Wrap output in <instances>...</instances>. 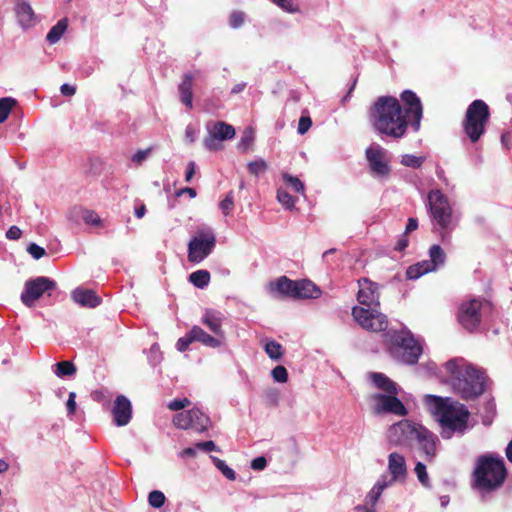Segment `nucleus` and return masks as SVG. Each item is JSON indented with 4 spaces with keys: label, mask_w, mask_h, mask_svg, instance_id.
<instances>
[{
    "label": "nucleus",
    "mask_w": 512,
    "mask_h": 512,
    "mask_svg": "<svg viewBox=\"0 0 512 512\" xmlns=\"http://www.w3.org/2000/svg\"><path fill=\"white\" fill-rule=\"evenodd\" d=\"M436 441L437 437L425 427L420 430L419 438L417 442L420 449L425 454V460L430 462L436 455Z\"/></svg>",
    "instance_id": "obj_22"
},
{
    "label": "nucleus",
    "mask_w": 512,
    "mask_h": 512,
    "mask_svg": "<svg viewBox=\"0 0 512 512\" xmlns=\"http://www.w3.org/2000/svg\"><path fill=\"white\" fill-rule=\"evenodd\" d=\"M71 297L83 307L95 308L101 302V299L90 289L76 288L72 291Z\"/></svg>",
    "instance_id": "obj_24"
},
{
    "label": "nucleus",
    "mask_w": 512,
    "mask_h": 512,
    "mask_svg": "<svg viewBox=\"0 0 512 512\" xmlns=\"http://www.w3.org/2000/svg\"><path fill=\"white\" fill-rule=\"evenodd\" d=\"M194 174H195V164H194V162H190L188 164V168H187V171L185 174L186 182H190L191 179L193 178Z\"/></svg>",
    "instance_id": "obj_63"
},
{
    "label": "nucleus",
    "mask_w": 512,
    "mask_h": 512,
    "mask_svg": "<svg viewBox=\"0 0 512 512\" xmlns=\"http://www.w3.org/2000/svg\"><path fill=\"white\" fill-rule=\"evenodd\" d=\"M152 151V148H147L145 150H139L138 152H136L133 157H132V161L137 163V164H142V162L144 160H146V158L149 156V154L151 153Z\"/></svg>",
    "instance_id": "obj_54"
},
{
    "label": "nucleus",
    "mask_w": 512,
    "mask_h": 512,
    "mask_svg": "<svg viewBox=\"0 0 512 512\" xmlns=\"http://www.w3.org/2000/svg\"><path fill=\"white\" fill-rule=\"evenodd\" d=\"M386 351L396 361L413 365L422 354V347L409 331H388L383 335Z\"/></svg>",
    "instance_id": "obj_5"
},
{
    "label": "nucleus",
    "mask_w": 512,
    "mask_h": 512,
    "mask_svg": "<svg viewBox=\"0 0 512 512\" xmlns=\"http://www.w3.org/2000/svg\"><path fill=\"white\" fill-rule=\"evenodd\" d=\"M424 162L423 157H418L412 154H405L402 156L401 164L414 169L420 168Z\"/></svg>",
    "instance_id": "obj_41"
},
{
    "label": "nucleus",
    "mask_w": 512,
    "mask_h": 512,
    "mask_svg": "<svg viewBox=\"0 0 512 512\" xmlns=\"http://www.w3.org/2000/svg\"><path fill=\"white\" fill-rule=\"evenodd\" d=\"M436 415L442 427V437L450 438L453 433L463 434L468 427V408L449 398L434 397Z\"/></svg>",
    "instance_id": "obj_4"
},
{
    "label": "nucleus",
    "mask_w": 512,
    "mask_h": 512,
    "mask_svg": "<svg viewBox=\"0 0 512 512\" xmlns=\"http://www.w3.org/2000/svg\"><path fill=\"white\" fill-rule=\"evenodd\" d=\"M224 320V315L215 310H206L201 321L202 323L215 334L216 338L221 339L222 341L225 338L224 331L222 329V322Z\"/></svg>",
    "instance_id": "obj_20"
},
{
    "label": "nucleus",
    "mask_w": 512,
    "mask_h": 512,
    "mask_svg": "<svg viewBox=\"0 0 512 512\" xmlns=\"http://www.w3.org/2000/svg\"><path fill=\"white\" fill-rule=\"evenodd\" d=\"M60 91L64 96H73L76 93V87L65 83L60 87Z\"/></svg>",
    "instance_id": "obj_60"
},
{
    "label": "nucleus",
    "mask_w": 512,
    "mask_h": 512,
    "mask_svg": "<svg viewBox=\"0 0 512 512\" xmlns=\"http://www.w3.org/2000/svg\"><path fill=\"white\" fill-rule=\"evenodd\" d=\"M388 470L392 481H404L407 476L406 461L403 455L393 452L388 457Z\"/></svg>",
    "instance_id": "obj_21"
},
{
    "label": "nucleus",
    "mask_w": 512,
    "mask_h": 512,
    "mask_svg": "<svg viewBox=\"0 0 512 512\" xmlns=\"http://www.w3.org/2000/svg\"><path fill=\"white\" fill-rule=\"evenodd\" d=\"M195 447L197 449H199V450L204 451V452H210V451L218 450V448L216 447V444L212 440L204 441V442H198V443H196Z\"/></svg>",
    "instance_id": "obj_56"
},
{
    "label": "nucleus",
    "mask_w": 512,
    "mask_h": 512,
    "mask_svg": "<svg viewBox=\"0 0 512 512\" xmlns=\"http://www.w3.org/2000/svg\"><path fill=\"white\" fill-rule=\"evenodd\" d=\"M271 375H272V378L274 379V381L279 382V383H285L288 380L287 369L282 365L276 366L272 370Z\"/></svg>",
    "instance_id": "obj_45"
},
{
    "label": "nucleus",
    "mask_w": 512,
    "mask_h": 512,
    "mask_svg": "<svg viewBox=\"0 0 512 512\" xmlns=\"http://www.w3.org/2000/svg\"><path fill=\"white\" fill-rule=\"evenodd\" d=\"M506 457L510 463H512V438L511 441L508 443L506 450H505Z\"/></svg>",
    "instance_id": "obj_64"
},
{
    "label": "nucleus",
    "mask_w": 512,
    "mask_h": 512,
    "mask_svg": "<svg viewBox=\"0 0 512 512\" xmlns=\"http://www.w3.org/2000/svg\"><path fill=\"white\" fill-rule=\"evenodd\" d=\"M264 349L266 354L273 360H279L284 354L282 345L275 340L266 342Z\"/></svg>",
    "instance_id": "obj_36"
},
{
    "label": "nucleus",
    "mask_w": 512,
    "mask_h": 512,
    "mask_svg": "<svg viewBox=\"0 0 512 512\" xmlns=\"http://www.w3.org/2000/svg\"><path fill=\"white\" fill-rule=\"evenodd\" d=\"M112 414L117 426L127 425L132 417V406L130 400L124 395L117 396L112 409Z\"/></svg>",
    "instance_id": "obj_19"
},
{
    "label": "nucleus",
    "mask_w": 512,
    "mask_h": 512,
    "mask_svg": "<svg viewBox=\"0 0 512 512\" xmlns=\"http://www.w3.org/2000/svg\"><path fill=\"white\" fill-rule=\"evenodd\" d=\"M312 126V120L309 116H301L298 123L297 131L299 134H305Z\"/></svg>",
    "instance_id": "obj_52"
},
{
    "label": "nucleus",
    "mask_w": 512,
    "mask_h": 512,
    "mask_svg": "<svg viewBox=\"0 0 512 512\" xmlns=\"http://www.w3.org/2000/svg\"><path fill=\"white\" fill-rule=\"evenodd\" d=\"M82 218L87 224L99 225L101 223L99 216L91 210H83Z\"/></svg>",
    "instance_id": "obj_49"
},
{
    "label": "nucleus",
    "mask_w": 512,
    "mask_h": 512,
    "mask_svg": "<svg viewBox=\"0 0 512 512\" xmlns=\"http://www.w3.org/2000/svg\"><path fill=\"white\" fill-rule=\"evenodd\" d=\"M183 194H188L191 198H195L197 196L196 190L194 188H190V187L182 188L176 192L177 196H181Z\"/></svg>",
    "instance_id": "obj_62"
},
{
    "label": "nucleus",
    "mask_w": 512,
    "mask_h": 512,
    "mask_svg": "<svg viewBox=\"0 0 512 512\" xmlns=\"http://www.w3.org/2000/svg\"><path fill=\"white\" fill-rule=\"evenodd\" d=\"M209 421V417L198 408L179 412L175 414L172 419L175 427L183 430L193 429L197 432L206 431Z\"/></svg>",
    "instance_id": "obj_12"
},
{
    "label": "nucleus",
    "mask_w": 512,
    "mask_h": 512,
    "mask_svg": "<svg viewBox=\"0 0 512 512\" xmlns=\"http://www.w3.org/2000/svg\"><path fill=\"white\" fill-rule=\"evenodd\" d=\"M271 1L287 12L298 11V7L294 6L292 0H271Z\"/></svg>",
    "instance_id": "obj_53"
},
{
    "label": "nucleus",
    "mask_w": 512,
    "mask_h": 512,
    "mask_svg": "<svg viewBox=\"0 0 512 512\" xmlns=\"http://www.w3.org/2000/svg\"><path fill=\"white\" fill-rule=\"evenodd\" d=\"M191 404L188 398L174 399L168 403V408L171 411H179Z\"/></svg>",
    "instance_id": "obj_48"
},
{
    "label": "nucleus",
    "mask_w": 512,
    "mask_h": 512,
    "mask_svg": "<svg viewBox=\"0 0 512 512\" xmlns=\"http://www.w3.org/2000/svg\"><path fill=\"white\" fill-rule=\"evenodd\" d=\"M54 373L60 377L73 376L77 372L76 366L71 361H61L54 365Z\"/></svg>",
    "instance_id": "obj_34"
},
{
    "label": "nucleus",
    "mask_w": 512,
    "mask_h": 512,
    "mask_svg": "<svg viewBox=\"0 0 512 512\" xmlns=\"http://www.w3.org/2000/svg\"><path fill=\"white\" fill-rule=\"evenodd\" d=\"M282 179L285 183H287L295 192L303 194L305 191L304 184L302 181L295 176H292L288 173L282 174Z\"/></svg>",
    "instance_id": "obj_39"
},
{
    "label": "nucleus",
    "mask_w": 512,
    "mask_h": 512,
    "mask_svg": "<svg viewBox=\"0 0 512 512\" xmlns=\"http://www.w3.org/2000/svg\"><path fill=\"white\" fill-rule=\"evenodd\" d=\"M216 246V236L209 227L198 228L188 243V261L200 263L206 259Z\"/></svg>",
    "instance_id": "obj_7"
},
{
    "label": "nucleus",
    "mask_w": 512,
    "mask_h": 512,
    "mask_svg": "<svg viewBox=\"0 0 512 512\" xmlns=\"http://www.w3.org/2000/svg\"><path fill=\"white\" fill-rule=\"evenodd\" d=\"M428 206L430 215L441 230L449 229L452 220V209L447 197L439 190L428 193Z\"/></svg>",
    "instance_id": "obj_9"
},
{
    "label": "nucleus",
    "mask_w": 512,
    "mask_h": 512,
    "mask_svg": "<svg viewBox=\"0 0 512 512\" xmlns=\"http://www.w3.org/2000/svg\"><path fill=\"white\" fill-rule=\"evenodd\" d=\"M211 459L214 463V465L222 472V474L229 480L233 481L236 479V473L235 471L230 468L224 460L211 456Z\"/></svg>",
    "instance_id": "obj_38"
},
{
    "label": "nucleus",
    "mask_w": 512,
    "mask_h": 512,
    "mask_svg": "<svg viewBox=\"0 0 512 512\" xmlns=\"http://www.w3.org/2000/svg\"><path fill=\"white\" fill-rule=\"evenodd\" d=\"M474 487L481 491H494L500 488L507 478L503 458L493 454L481 455L476 460L473 471Z\"/></svg>",
    "instance_id": "obj_3"
},
{
    "label": "nucleus",
    "mask_w": 512,
    "mask_h": 512,
    "mask_svg": "<svg viewBox=\"0 0 512 512\" xmlns=\"http://www.w3.org/2000/svg\"><path fill=\"white\" fill-rule=\"evenodd\" d=\"M191 343H193V339H192V335L189 331L185 336L178 339V341L176 343V347H177L178 351L184 352L188 349V347Z\"/></svg>",
    "instance_id": "obj_50"
},
{
    "label": "nucleus",
    "mask_w": 512,
    "mask_h": 512,
    "mask_svg": "<svg viewBox=\"0 0 512 512\" xmlns=\"http://www.w3.org/2000/svg\"><path fill=\"white\" fill-rule=\"evenodd\" d=\"M15 13L20 25L24 28L31 27L36 23V16L29 3L18 2L15 6Z\"/></svg>",
    "instance_id": "obj_26"
},
{
    "label": "nucleus",
    "mask_w": 512,
    "mask_h": 512,
    "mask_svg": "<svg viewBox=\"0 0 512 512\" xmlns=\"http://www.w3.org/2000/svg\"><path fill=\"white\" fill-rule=\"evenodd\" d=\"M234 207L233 192L230 191L226 194L225 198L220 202V209L225 215H228Z\"/></svg>",
    "instance_id": "obj_47"
},
{
    "label": "nucleus",
    "mask_w": 512,
    "mask_h": 512,
    "mask_svg": "<svg viewBox=\"0 0 512 512\" xmlns=\"http://www.w3.org/2000/svg\"><path fill=\"white\" fill-rule=\"evenodd\" d=\"M267 163L260 159L248 164V171L255 176H259L267 170Z\"/></svg>",
    "instance_id": "obj_44"
},
{
    "label": "nucleus",
    "mask_w": 512,
    "mask_h": 512,
    "mask_svg": "<svg viewBox=\"0 0 512 512\" xmlns=\"http://www.w3.org/2000/svg\"><path fill=\"white\" fill-rule=\"evenodd\" d=\"M266 466H267V460L263 456L256 457L251 461V468L253 470L260 471V470H263Z\"/></svg>",
    "instance_id": "obj_57"
},
{
    "label": "nucleus",
    "mask_w": 512,
    "mask_h": 512,
    "mask_svg": "<svg viewBox=\"0 0 512 512\" xmlns=\"http://www.w3.org/2000/svg\"><path fill=\"white\" fill-rule=\"evenodd\" d=\"M357 300L363 307L380 306L378 285L367 278L358 281Z\"/></svg>",
    "instance_id": "obj_17"
},
{
    "label": "nucleus",
    "mask_w": 512,
    "mask_h": 512,
    "mask_svg": "<svg viewBox=\"0 0 512 512\" xmlns=\"http://www.w3.org/2000/svg\"><path fill=\"white\" fill-rule=\"evenodd\" d=\"M408 244H409V240H408L407 234L404 233L400 237V239L397 241L394 249L396 251L402 252L408 247Z\"/></svg>",
    "instance_id": "obj_59"
},
{
    "label": "nucleus",
    "mask_w": 512,
    "mask_h": 512,
    "mask_svg": "<svg viewBox=\"0 0 512 512\" xmlns=\"http://www.w3.org/2000/svg\"><path fill=\"white\" fill-rule=\"evenodd\" d=\"M193 77L190 74H186L183 77L182 82L180 83L178 89L180 93V100L181 102L188 108H193Z\"/></svg>",
    "instance_id": "obj_28"
},
{
    "label": "nucleus",
    "mask_w": 512,
    "mask_h": 512,
    "mask_svg": "<svg viewBox=\"0 0 512 512\" xmlns=\"http://www.w3.org/2000/svg\"><path fill=\"white\" fill-rule=\"evenodd\" d=\"M388 486V483L386 482V479L383 478L382 480H379L374 487L370 490V492L367 494L365 503L369 504L370 506L374 507L375 504L378 502L382 492L384 489Z\"/></svg>",
    "instance_id": "obj_31"
},
{
    "label": "nucleus",
    "mask_w": 512,
    "mask_h": 512,
    "mask_svg": "<svg viewBox=\"0 0 512 512\" xmlns=\"http://www.w3.org/2000/svg\"><path fill=\"white\" fill-rule=\"evenodd\" d=\"M17 104L16 99L12 97L0 98V123L6 121L9 117L13 107Z\"/></svg>",
    "instance_id": "obj_35"
},
{
    "label": "nucleus",
    "mask_w": 512,
    "mask_h": 512,
    "mask_svg": "<svg viewBox=\"0 0 512 512\" xmlns=\"http://www.w3.org/2000/svg\"><path fill=\"white\" fill-rule=\"evenodd\" d=\"M56 286L54 280L45 276L27 280L21 293V301L27 307H32L44 293L54 290Z\"/></svg>",
    "instance_id": "obj_11"
},
{
    "label": "nucleus",
    "mask_w": 512,
    "mask_h": 512,
    "mask_svg": "<svg viewBox=\"0 0 512 512\" xmlns=\"http://www.w3.org/2000/svg\"><path fill=\"white\" fill-rule=\"evenodd\" d=\"M296 286L294 299H315L321 295L320 288L308 279L297 280Z\"/></svg>",
    "instance_id": "obj_25"
},
{
    "label": "nucleus",
    "mask_w": 512,
    "mask_h": 512,
    "mask_svg": "<svg viewBox=\"0 0 512 512\" xmlns=\"http://www.w3.org/2000/svg\"><path fill=\"white\" fill-rule=\"evenodd\" d=\"M235 134L236 131L232 125L224 121H217L209 129L203 144L209 151H219L224 148L222 142L233 139Z\"/></svg>",
    "instance_id": "obj_13"
},
{
    "label": "nucleus",
    "mask_w": 512,
    "mask_h": 512,
    "mask_svg": "<svg viewBox=\"0 0 512 512\" xmlns=\"http://www.w3.org/2000/svg\"><path fill=\"white\" fill-rule=\"evenodd\" d=\"M165 495L159 490H153L148 495V502L154 508H160L165 503Z\"/></svg>",
    "instance_id": "obj_40"
},
{
    "label": "nucleus",
    "mask_w": 512,
    "mask_h": 512,
    "mask_svg": "<svg viewBox=\"0 0 512 512\" xmlns=\"http://www.w3.org/2000/svg\"><path fill=\"white\" fill-rule=\"evenodd\" d=\"M450 374L453 391L463 400H473L485 391V374L470 365H460L458 360L451 359L445 363Z\"/></svg>",
    "instance_id": "obj_2"
},
{
    "label": "nucleus",
    "mask_w": 512,
    "mask_h": 512,
    "mask_svg": "<svg viewBox=\"0 0 512 512\" xmlns=\"http://www.w3.org/2000/svg\"><path fill=\"white\" fill-rule=\"evenodd\" d=\"M297 280H291L287 276H281L275 281L270 282L269 287L272 292L279 294L281 297L295 298L297 289Z\"/></svg>",
    "instance_id": "obj_23"
},
{
    "label": "nucleus",
    "mask_w": 512,
    "mask_h": 512,
    "mask_svg": "<svg viewBox=\"0 0 512 512\" xmlns=\"http://www.w3.org/2000/svg\"><path fill=\"white\" fill-rule=\"evenodd\" d=\"M418 228V221L415 218H409L406 228H405V234H408Z\"/></svg>",
    "instance_id": "obj_61"
},
{
    "label": "nucleus",
    "mask_w": 512,
    "mask_h": 512,
    "mask_svg": "<svg viewBox=\"0 0 512 512\" xmlns=\"http://www.w3.org/2000/svg\"><path fill=\"white\" fill-rule=\"evenodd\" d=\"M193 342L198 341L203 345L218 348L223 344V341L215 336L206 333L201 327L193 326L190 330Z\"/></svg>",
    "instance_id": "obj_27"
},
{
    "label": "nucleus",
    "mask_w": 512,
    "mask_h": 512,
    "mask_svg": "<svg viewBox=\"0 0 512 512\" xmlns=\"http://www.w3.org/2000/svg\"><path fill=\"white\" fill-rule=\"evenodd\" d=\"M22 235V231L19 227L13 225L6 232V237L10 240H18Z\"/></svg>",
    "instance_id": "obj_58"
},
{
    "label": "nucleus",
    "mask_w": 512,
    "mask_h": 512,
    "mask_svg": "<svg viewBox=\"0 0 512 512\" xmlns=\"http://www.w3.org/2000/svg\"><path fill=\"white\" fill-rule=\"evenodd\" d=\"M66 29H67V20L66 19L59 20L57 22V24L54 25L48 32V34L46 36V40L50 44H55L56 42H58L60 40L61 36L66 31Z\"/></svg>",
    "instance_id": "obj_33"
},
{
    "label": "nucleus",
    "mask_w": 512,
    "mask_h": 512,
    "mask_svg": "<svg viewBox=\"0 0 512 512\" xmlns=\"http://www.w3.org/2000/svg\"><path fill=\"white\" fill-rule=\"evenodd\" d=\"M210 273L207 270H197L189 275V281L197 288L203 289L210 283Z\"/></svg>",
    "instance_id": "obj_32"
},
{
    "label": "nucleus",
    "mask_w": 512,
    "mask_h": 512,
    "mask_svg": "<svg viewBox=\"0 0 512 512\" xmlns=\"http://www.w3.org/2000/svg\"><path fill=\"white\" fill-rule=\"evenodd\" d=\"M482 306L483 302L479 299L465 301L459 306L457 320L470 333L476 331L481 323Z\"/></svg>",
    "instance_id": "obj_10"
},
{
    "label": "nucleus",
    "mask_w": 512,
    "mask_h": 512,
    "mask_svg": "<svg viewBox=\"0 0 512 512\" xmlns=\"http://www.w3.org/2000/svg\"><path fill=\"white\" fill-rule=\"evenodd\" d=\"M245 21V13L242 11H233L229 17V24L232 28H239Z\"/></svg>",
    "instance_id": "obj_46"
},
{
    "label": "nucleus",
    "mask_w": 512,
    "mask_h": 512,
    "mask_svg": "<svg viewBox=\"0 0 512 512\" xmlns=\"http://www.w3.org/2000/svg\"><path fill=\"white\" fill-rule=\"evenodd\" d=\"M27 251L36 260H38L41 257H43L44 255H46L45 249L35 243H31L28 246Z\"/></svg>",
    "instance_id": "obj_51"
},
{
    "label": "nucleus",
    "mask_w": 512,
    "mask_h": 512,
    "mask_svg": "<svg viewBox=\"0 0 512 512\" xmlns=\"http://www.w3.org/2000/svg\"><path fill=\"white\" fill-rule=\"evenodd\" d=\"M424 427L408 420H402L389 429V439L397 445H411L419 438Z\"/></svg>",
    "instance_id": "obj_14"
},
{
    "label": "nucleus",
    "mask_w": 512,
    "mask_h": 512,
    "mask_svg": "<svg viewBox=\"0 0 512 512\" xmlns=\"http://www.w3.org/2000/svg\"><path fill=\"white\" fill-rule=\"evenodd\" d=\"M76 393L70 392L68 396V400L66 403L67 411L69 415H74L76 412L77 404H76Z\"/></svg>",
    "instance_id": "obj_55"
},
{
    "label": "nucleus",
    "mask_w": 512,
    "mask_h": 512,
    "mask_svg": "<svg viewBox=\"0 0 512 512\" xmlns=\"http://www.w3.org/2000/svg\"><path fill=\"white\" fill-rule=\"evenodd\" d=\"M352 316L361 328L370 332H384L388 327V318L379 310V306H355Z\"/></svg>",
    "instance_id": "obj_8"
},
{
    "label": "nucleus",
    "mask_w": 512,
    "mask_h": 512,
    "mask_svg": "<svg viewBox=\"0 0 512 512\" xmlns=\"http://www.w3.org/2000/svg\"><path fill=\"white\" fill-rule=\"evenodd\" d=\"M431 271H434V265L428 263V260H424L409 266L406 270V276L408 279L416 280Z\"/></svg>",
    "instance_id": "obj_30"
},
{
    "label": "nucleus",
    "mask_w": 512,
    "mask_h": 512,
    "mask_svg": "<svg viewBox=\"0 0 512 512\" xmlns=\"http://www.w3.org/2000/svg\"><path fill=\"white\" fill-rule=\"evenodd\" d=\"M414 470H415V473L417 475V478H418L419 482L423 486L429 487L430 486V481H429L428 474L426 472L425 464H423L422 462H417L416 465H415Z\"/></svg>",
    "instance_id": "obj_43"
},
{
    "label": "nucleus",
    "mask_w": 512,
    "mask_h": 512,
    "mask_svg": "<svg viewBox=\"0 0 512 512\" xmlns=\"http://www.w3.org/2000/svg\"><path fill=\"white\" fill-rule=\"evenodd\" d=\"M366 158L370 170L374 176H388L391 169L388 160H386L385 150L379 145L371 146L366 149Z\"/></svg>",
    "instance_id": "obj_16"
},
{
    "label": "nucleus",
    "mask_w": 512,
    "mask_h": 512,
    "mask_svg": "<svg viewBox=\"0 0 512 512\" xmlns=\"http://www.w3.org/2000/svg\"><path fill=\"white\" fill-rule=\"evenodd\" d=\"M489 120L490 109L485 101L477 99L468 105L462 122V129L471 143H477L485 134Z\"/></svg>",
    "instance_id": "obj_6"
},
{
    "label": "nucleus",
    "mask_w": 512,
    "mask_h": 512,
    "mask_svg": "<svg viewBox=\"0 0 512 512\" xmlns=\"http://www.w3.org/2000/svg\"><path fill=\"white\" fill-rule=\"evenodd\" d=\"M277 199L287 209H292L295 205V198L291 196L286 190L278 189Z\"/></svg>",
    "instance_id": "obj_42"
},
{
    "label": "nucleus",
    "mask_w": 512,
    "mask_h": 512,
    "mask_svg": "<svg viewBox=\"0 0 512 512\" xmlns=\"http://www.w3.org/2000/svg\"><path fill=\"white\" fill-rule=\"evenodd\" d=\"M430 260L428 263H431L434 265V270L437 268L438 265H442L445 262V253L443 249L435 244L430 247L429 250Z\"/></svg>",
    "instance_id": "obj_37"
},
{
    "label": "nucleus",
    "mask_w": 512,
    "mask_h": 512,
    "mask_svg": "<svg viewBox=\"0 0 512 512\" xmlns=\"http://www.w3.org/2000/svg\"><path fill=\"white\" fill-rule=\"evenodd\" d=\"M377 412L391 413L398 416H405L407 409L404 404L397 398V394H377Z\"/></svg>",
    "instance_id": "obj_18"
},
{
    "label": "nucleus",
    "mask_w": 512,
    "mask_h": 512,
    "mask_svg": "<svg viewBox=\"0 0 512 512\" xmlns=\"http://www.w3.org/2000/svg\"><path fill=\"white\" fill-rule=\"evenodd\" d=\"M369 119L378 133L395 139L402 138L409 125L399 100L392 96L379 97L370 108Z\"/></svg>",
    "instance_id": "obj_1"
},
{
    "label": "nucleus",
    "mask_w": 512,
    "mask_h": 512,
    "mask_svg": "<svg viewBox=\"0 0 512 512\" xmlns=\"http://www.w3.org/2000/svg\"><path fill=\"white\" fill-rule=\"evenodd\" d=\"M370 379L378 389L386 392L387 394H398L396 383L385 374L374 372L371 373Z\"/></svg>",
    "instance_id": "obj_29"
},
{
    "label": "nucleus",
    "mask_w": 512,
    "mask_h": 512,
    "mask_svg": "<svg viewBox=\"0 0 512 512\" xmlns=\"http://www.w3.org/2000/svg\"><path fill=\"white\" fill-rule=\"evenodd\" d=\"M400 99L405 105L403 113L407 118L412 117L411 125L415 131H418L423 116V106L420 98L412 90H404L400 94Z\"/></svg>",
    "instance_id": "obj_15"
}]
</instances>
